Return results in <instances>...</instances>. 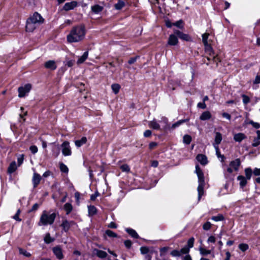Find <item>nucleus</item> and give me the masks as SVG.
I'll use <instances>...</instances> for the list:
<instances>
[{"label": "nucleus", "mask_w": 260, "mask_h": 260, "mask_svg": "<svg viewBox=\"0 0 260 260\" xmlns=\"http://www.w3.org/2000/svg\"><path fill=\"white\" fill-rule=\"evenodd\" d=\"M187 121H188L187 119L180 120L177 121L176 122L174 123V124H173L171 127L168 126V119L166 118L162 117L161 118V121H162L164 123L163 128L164 129L170 128V129H174L175 128L180 126L182 123H183Z\"/></svg>", "instance_id": "5"}, {"label": "nucleus", "mask_w": 260, "mask_h": 260, "mask_svg": "<svg viewBox=\"0 0 260 260\" xmlns=\"http://www.w3.org/2000/svg\"><path fill=\"white\" fill-rule=\"evenodd\" d=\"M44 241L46 243H50L53 242L54 239L51 237L49 234H47L44 238Z\"/></svg>", "instance_id": "41"}, {"label": "nucleus", "mask_w": 260, "mask_h": 260, "mask_svg": "<svg viewBox=\"0 0 260 260\" xmlns=\"http://www.w3.org/2000/svg\"><path fill=\"white\" fill-rule=\"evenodd\" d=\"M120 168L122 172H129L130 171V168L127 164L121 165Z\"/></svg>", "instance_id": "42"}, {"label": "nucleus", "mask_w": 260, "mask_h": 260, "mask_svg": "<svg viewBox=\"0 0 260 260\" xmlns=\"http://www.w3.org/2000/svg\"><path fill=\"white\" fill-rule=\"evenodd\" d=\"M198 107L199 108H201L204 109L206 108V105L205 103H199L197 105Z\"/></svg>", "instance_id": "62"}, {"label": "nucleus", "mask_w": 260, "mask_h": 260, "mask_svg": "<svg viewBox=\"0 0 260 260\" xmlns=\"http://www.w3.org/2000/svg\"><path fill=\"white\" fill-rule=\"evenodd\" d=\"M139 58H140L139 56H136L135 57L130 58V59L128 61V64H134L137 61V60L138 59H139Z\"/></svg>", "instance_id": "50"}, {"label": "nucleus", "mask_w": 260, "mask_h": 260, "mask_svg": "<svg viewBox=\"0 0 260 260\" xmlns=\"http://www.w3.org/2000/svg\"><path fill=\"white\" fill-rule=\"evenodd\" d=\"M259 145H260V140L256 138H254L253 140V142L252 144V147H257Z\"/></svg>", "instance_id": "55"}, {"label": "nucleus", "mask_w": 260, "mask_h": 260, "mask_svg": "<svg viewBox=\"0 0 260 260\" xmlns=\"http://www.w3.org/2000/svg\"><path fill=\"white\" fill-rule=\"evenodd\" d=\"M88 55V51L85 52L83 54L79 57L77 63V64H81L87 58Z\"/></svg>", "instance_id": "28"}, {"label": "nucleus", "mask_w": 260, "mask_h": 260, "mask_svg": "<svg viewBox=\"0 0 260 260\" xmlns=\"http://www.w3.org/2000/svg\"><path fill=\"white\" fill-rule=\"evenodd\" d=\"M196 173L198 176L199 185L198 187V200H200L204 195V188L205 185L204 173L199 165L196 166Z\"/></svg>", "instance_id": "3"}, {"label": "nucleus", "mask_w": 260, "mask_h": 260, "mask_svg": "<svg viewBox=\"0 0 260 260\" xmlns=\"http://www.w3.org/2000/svg\"><path fill=\"white\" fill-rule=\"evenodd\" d=\"M245 174V178L247 180H250L251 178L252 175V169L250 168H245L244 170Z\"/></svg>", "instance_id": "29"}, {"label": "nucleus", "mask_w": 260, "mask_h": 260, "mask_svg": "<svg viewBox=\"0 0 260 260\" xmlns=\"http://www.w3.org/2000/svg\"><path fill=\"white\" fill-rule=\"evenodd\" d=\"M242 97L243 99V102L245 105L247 104L248 103H249L250 99L248 96L245 94H243L242 95Z\"/></svg>", "instance_id": "52"}, {"label": "nucleus", "mask_w": 260, "mask_h": 260, "mask_svg": "<svg viewBox=\"0 0 260 260\" xmlns=\"http://www.w3.org/2000/svg\"><path fill=\"white\" fill-rule=\"evenodd\" d=\"M212 219L215 221H222L224 219V217L222 214H218L217 216H213Z\"/></svg>", "instance_id": "40"}, {"label": "nucleus", "mask_w": 260, "mask_h": 260, "mask_svg": "<svg viewBox=\"0 0 260 260\" xmlns=\"http://www.w3.org/2000/svg\"><path fill=\"white\" fill-rule=\"evenodd\" d=\"M237 180L239 181V185L243 188L246 186L247 183V179L243 176L239 175L237 177Z\"/></svg>", "instance_id": "20"}, {"label": "nucleus", "mask_w": 260, "mask_h": 260, "mask_svg": "<svg viewBox=\"0 0 260 260\" xmlns=\"http://www.w3.org/2000/svg\"><path fill=\"white\" fill-rule=\"evenodd\" d=\"M53 252L56 257L59 259H61L63 257L62 250L59 247L56 246L53 248Z\"/></svg>", "instance_id": "16"}, {"label": "nucleus", "mask_w": 260, "mask_h": 260, "mask_svg": "<svg viewBox=\"0 0 260 260\" xmlns=\"http://www.w3.org/2000/svg\"><path fill=\"white\" fill-rule=\"evenodd\" d=\"M126 232L133 238L138 239L139 235L134 230L132 229L127 228L125 230Z\"/></svg>", "instance_id": "24"}, {"label": "nucleus", "mask_w": 260, "mask_h": 260, "mask_svg": "<svg viewBox=\"0 0 260 260\" xmlns=\"http://www.w3.org/2000/svg\"><path fill=\"white\" fill-rule=\"evenodd\" d=\"M140 251L142 254H145L149 252V249L147 247H141L140 248Z\"/></svg>", "instance_id": "57"}, {"label": "nucleus", "mask_w": 260, "mask_h": 260, "mask_svg": "<svg viewBox=\"0 0 260 260\" xmlns=\"http://www.w3.org/2000/svg\"><path fill=\"white\" fill-rule=\"evenodd\" d=\"M254 84H259L260 83V75H257L255 77V80L253 81Z\"/></svg>", "instance_id": "64"}, {"label": "nucleus", "mask_w": 260, "mask_h": 260, "mask_svg": "<svg viewBox=\"0 0 260 260\" xmlns=\"http://www.w3.org/2000/svg\"><path fill=\"white\" fill-rule=\"evenodd\" d=\"M253 174L255 176H259L260 175V169L258 168H255L253 172Z\"/></svg>", "instance_id": "63"}, {"label": "nucleus", "mask_w": 260, "mask_h": 260, "mask_svg": "<svg viewBox=\"0 0 260 260\" xmlns=\"http://www.w3.org/2000/svg\"><path fill=\"white\" fill-rule=\"evenodd\" d=\"M61 148L64 156H70L72 154L71 148L68 141L63 142L61 145Z\"/></svg>", "instance_id": "6"}, {"label": "nucleus", "mask_w": 260, "mask_h": 260, "mask_svg": "<svg viewBox=\"0 0 260 260\" xmlns=\"http://www.w3.org/2000/svg\"><path fill=\"white\" fill-rule=\"evenodd\" d=\"M211 116L209 111H205L201 115L200 118L202 120H206L210 119Z\"/></svg>", "instance_id": "23"}, {"label": "nucleus", "mask_w": 260, "mask_h": 260, "mask_svg": "<svg viewBox=\"0 0 260 260\" xmlns=\"http://www.w3.org/2000/svg\"><path fill=\"white\" fill-rule=\"evenodd\" d=\"M31 86L30 84H27L24 86L20 87L18 88V96L19 98L24 97L26 93H28L31 89Z\"/></svg>", "instance_id": "8"}, {"label": "nucleus", "mask_w": 260, "mask_h": 260, "mask_svg": "<svg viewBox=\"0 0 260 260\" xmlns=\"http://www.w3.org/2000/svg\"><path fill=\"white\" fill-rule=\"evenodd\" d=\"M100 193L98 191H96L94 194L91 195L90 200L92 201H94L97 197H98Z\"/></svg>", "instance_id": "60"}, {"label": "nucleus", "mask_w": 260, "mask_h": 260, "mask_svg": "<svg viewBox=\"0 0 260 260\" xmlns=\"http://www.w3.org/2000/svg\"><path fill=\"white\" fill-rule=\"evenodd\" d=\"M87 142V139L85 137H83L81 138V140H76L75 142V145L77 147H80L82 146L83 144H85Z\"/></svg>", "instance_id": "27"}, {"label": "nucleus", "mask_w": 260, "mask_h": 260, "mask_svg": "<svg viewBox=\"0 0 260 260\" xmlns=\"http://www.w3.org/2000/svg\"><path fill=\"white\" fill-rule=\"evenodd\" d=\"M248 123L252 125L253 127H254L256 129H258L260 127L259 123L256 122H254L252 120H250Z\"/></svg>", "instance_id": "49"}, {"label": "nucleus", "mask_w": 260, "mask_h": 260, "mask_svg": "<svg viewBox=\"0 0 260 260\" xmlns=\"http://www.w3.org/2000/svg\"><path fill=\"white\" fill-rule=\"evenodd\" d=\"M178 43V40L177 38V36L176 35L172 34L170 35L168 41V44L171 46H175Z\"/></svg>", "instance_id": "13"}, {"label": "nucleus", "mask_w": 260, "mask_h": 260, "mask_svg": "<svg viewBox=\"0 0 260 260\" xmlns=\"http://www.w3.org/2000/svg\"><path fill=\"white\" fill-rule=\"evenodd\" d=\"M77 6V3L76 1H72L69 3H67L63 6V10L65 11H69L73 10Z\"/></svg>", "instance_id": "15"}, {"label": "nucleus", "mask_w": 260, "mask_h": 260, "mask_svg": "<svg viewBox=\"0 0 260 260\" xmlns=\"http://www.w3.org/2000/svg\"><path fill=\"white\" fill-rule=\"evenodd\" d=\"M17 169V166L15 161L12 162L8 169V172L9 174H12Z\"/></svg>", "instance_id": "25"}, {"label": "nucleus", "mask_w": 260, "mask_h": 260, "mask_svg": "<svg viewBox=\"0 0 260 260\" xmlns=\"http://www.w3.org/2000/svg\"><path fill=\"white\" fill-rule=\"evenodd\" d=\"M183 21L182 20H179L173 23V25L176 26L180 28H182L183 27L182 25Z\"/></svg>", "instance_id": "53"}, {"label": "nucleus", "mask_w": 260, "mask_h": 260, "mask_svg": "<svg viewBox=\"0 0 260 260\" xmlns=\"http://www.w3.org/2000/svg\"><path fill=\"white\" fill-rule=\"evenodd\" d=\"M180 251L181 252V254L182 253L187 254L189 251V248H188L187 246H185L184 247H183L182 248H181V250H180Z\"/></svg>", "instance_id": "54"}, {"label": "nucleus", "mask_w": 260, "mask_h": 260, "mask_svg": "<svg viewBox=\"0 0 260 260\" xmlns=\"http://www.w3.org/2000/svg\"><path fill=\"white\" fill-rule=\"evenodd\" d=\"M240 165L241 161L240 159L237 158L235 160L231 161L230 166L232 167L234 170L238 171Z\"/></svg>", "instance_id": "18"}, {"label": "nucleus", "mask_w": 260, "mask_h": 260, "mask_svg": "<svg viewBox=\"0 0 260 260\" xmlns=\"http://www.w3.org/2000/svg\"><path fill=\"white\" fill-rule=\"evenodd\" d=\"M222 139V135L219 132L215 133V140L214 143H213V146L215 150H216L217 152H218L219 151V145L220 144Z\"/></svg>", "instance_id": "9"}, {"label": "nucleus", "mask_w": 260, "mask_h": 260, "mask_svg": "<svg viewBox=\"0 0 260 260\" xmlns=\"http://www.w3.org/2000/svg\"><path fill=\"white\" fill-rule=\"evenodd\" d=\"M196 159L202 165H206L208 163L207 157L204 154H198L196 157Z\"/></svg>", "instance_id": "17"}, {"label": "nucleus", "mask_w": 260, "mask_h": 260, "mask_svg": "<svg viewBox=\"0 0 260 260\" xmlns=\"http://www.w3.org/2000/svg\"><path fill=\"white\" fill-rule=\"evenodd\" d=\"M204 46L205 52L209 54V56L214 53L210 45L206 44V45H204Z\"/></svg>", "instance_id": "30"}, {"label": "nucleus", "mask_w": 260, "mask_h": 260, "mask_svg": "<svg viewBox=\"0 0 260 260\" xmlns=\"http://www.w3.org/2000/svg\"><path fill=\"white\" fill-rule=\"evenodd\" d=\"M239 248L242 251H245L249 248V246L247 244L241 243L239 245Z\"/></svg>", "instance_id": "38"}, {"label": "nucleus", "mask_w": 260, "mask_h": 260, "mask_svg": "<svg viewBox=\"0 0 260 260\" xmlns=\"http://www.w3.org/2000/svg\"><path fill=\"white\" fill-rule=\"evenodd\" d=\"M19 251L20 254H23V255L26 257H29L31 255L29 252H27V251L22 248H19Z\"/></svg>", "instance_id": "45"}, {"label": "nucleus", "mask_w": 260, "mask_h": 260, "mask_svg": "<svg viewBox=\"0 0 260 260\" xmlns=\"http://www.w3.org/2000/svg\"><path fill=\"white\" fill-rule=\"evenodd\" d=\"M183 143L186 144H189L191 141V137L188 135H185L183 137Z\"/></svg>", "instance_id": "37"}, {"label": "nucleus", "mask_w": 260, "mask_h": 260, "mask_svg": "<svg viewBox=\"0 0 260 260\" xmlns=\"http://www.w3.org/2000/svg\"><path fill=\"white\" fill-rule=\"evenodd\" d=\"M233 138L236 142H241L242 140L246 138V136L244 134L239 133L235 134Z\"/></svg>", "instance_id": "19"}, {"label": "nucleus", "mask_w": 260, "mask_h": 260, "mask_svg": "<svg viewBox=\"0 0 260 260\" xmlns=\"http://www.w3.org/2000/svg\"><path fill=\"white\" fill-rule=\"evenodd\" d=\"M59 168H60V171L62 172H63L65 173H68L69 172L68 168L67 167V166L66 165H64L62 162L59 163Z\"/></svg>", "instance_id": "35"}, {"label": "nucleus", "mask_w": 260, "mask_h": 260, "mask_svg": "<svg viewBox=\"0 0 260 260\" xmlns=\"http://www.w3.org/2000/svg\"><path fill=\"white\" fill-rule=\"evenodd\" d=\"M24 160V155L21 154L17 158L18 166H20L23 163Z\"/></svg>", "instance_id": "51"}, {"label": "nucleus", "mask_w": 260, "mask_h": 260, "mask_svg": "<svg viewBox=\"0 0 260 260\" xmlns=\"http://www.w3.org/2000/svg\"><path fill=\"white\" fill-rule=\"evenodd\" d=\"M106 234L109 237H117V235L115 233H114L113 231L109 230L106 231Z\"/></svg>", "instance_id": "44"}, {"label": "nucleus", "mask_w": 260, "mask_h": 260, "mask_svg": "<svg viewBox=\"0 0 260 260\" xmlns=\"http://www.w3.org/2000/svg\"><path fill=\"white\" fill-rule=\"evenodd\" d=\"M194 241V238H190L187 241V246L188 248H190L193 246V243Z\"/></svg>", "instance_id": "48"}, {"label": "nucleus", "mask_w": 260, "mask_h": 260, "mask_svg": "<svg viewBox=\"0 0 260 260\" xmlns=\"http://www.w3.org/2000/svg\"><path fill=\"white\" fill-rule=\"evenodd\" d=\"M207 59L208 60H212L214 62L216 63V65H217L218 62L220 61L219 58L217 57V56H215L214 53L213 54H212V56H210V57H208Z\"/></svg>", "instance_id": "36"}, {"label": "nucleus", "mask_w": 260, "mask_h": 260, "mask_svg": "<svg viewBox=\"0 0 260 260\" xmlns=\"http://www.w3.org/2000/svg\"><path fill=\"white\" fill-rule=\"evenodd\" d=\"M124 6L125 3L121 0H119L117 3L115 4L114 8L115 9L119 10H121Z\"/></svg>", "instance_id": "32"}, {"label": "nucleus", "mask_w": 260, "mask_h": 260, "mask_svg": "<svg viewBox=\"0 0 260 260\" xmlns=\"http://www.w3.org/2000/svg\"><path fill=\"white\" fill-rule=\"evenodd\" d=\"M94 253L100 258H105L107 254L105 251L99 249H94Z\"/></svg>", "instance_id": "26"}, {"label": "nucleus", "mask_w": 260, "mask_h": 260, "mask_svg": "<svg viewBox=\"0 0 260 260\" xmlns=\"http://www.w3.org/2000/svg\"><path fill=\"white\" fill-rule=\"evenodd\" d=\"M44 67L45 68L52 71L55 70L57 68L55 61L52 60L45 62L44 63Z\"/></svg>", "instance_id": "14"}, {"label": "nucleus", "mask_w": 260, "mask_h": 260, "mask_svg": "<svg viewBox=\"0 0 260 260\" xmlns=\"http://www.w3.org/2000/svg\"><path fill=\"white\" fill-rule=\"evenodd\" d=\"M104 9L103 7L100 6L99 5H95L94 6H91V10L93 13L94 14H99Z\"/></svg>", "instance_id": "21"}, {"label": "nucleus", "mask_w": 260, "mask_h": 260, "mask_svg": "<svg viewBox=\"0 0 260 260\" xmlns=\"http://www.w3.org/2000/svg\"><path fill=\"white\" fill-rule=\"evenodd\" d=\"M209 34L208 33H205L202 35V41L204 45H206L208 43V38Z\"/></svg>", "instance_id": "43"}, {"label": "nucleus", "mask_w": 260, "mask_h": 260, "mask_svg": "<svg viewBox=\"0 0 260 260\" xmlns=\"http://www.w3.org/2000/svg\"><path fill=\"white\" fill-rule=\"evenodd\" d=\"M30 150L31 151V153L33 154H35L38 151V148L35 145L31 146L29 148Z\"/></svg>", "instance_id": "58"}, {"label": "nucleus", "mask_w": 260, "mask_h": 260, "mask_svg": "<svg viewBox=\"0 0 260 260\" xmlns=\"http://www.w3.org/2000/svg\"><path fill=\"white\" fill-rule=\"evenodd\" d=\"M88 214L90 216H93L96 213V208L92 205L88 207Z\"/></svg>", "instance_id": "33"}, {"label": "nucleus", "mask_w": 260, "mask_h": 260, "mask_svg": "<svg viewBox=\"0 0 260 260\" xmlns=\"http://www.w3.org/2000/svg\"><path fill=\"white\" fill-rule=\"evenodd\" d=\"M75 224V222L73 221H69L67 219H64L62 221L61 226L62 227L63 230L67 232L70 230L71 226L74 225Z\"/></svg>", "instance_id": "10"}, {"label": "nucleus", "mask_w": 260, "mask_h": 260, "mask_svg": "<svg viewBox=\"0 0 260 260\" xmlns=\"http://www.w3.org/2000/svg\"><path fill=\"white\" fill-rule=\"evenodd\" d=\"M125 247L127 248H129L132 246V242L129 240H125L124 242Z\"/></svg>", "instance_id": "59"}, {"label": "nucleus", "mask_w": 260, "mask_h": 260, "mask_svg": "<svg viewBox=\"0 0 260 260\" xmlns=\"http://www.w3.org/2000/svg\"><path fill=\"white\" fill-rule=\"evenodd\" d=\"M40 205H41V204H39L38 203L35 204L32 206L31 209L29 210V212H35V211H36V210H38V209L39 208V207L40 206Z\"/></svg>", "instance_id": "56"}, {"label": "nucleus", "mask_w": 260, "mask_h": 260, "mask_svg": "<svg viewBox=\"0 0 260 260\" xmlns=\"http://www.w3.org/2000/svg\"><path fill=\"white\" fill-rule=\"evenodd\" d=\"M63 208H64V210L66 211V214L67 215L69 214L72 212V211L73 210L72 205L70 203H67L64 204Z\"/></svg>", "instance_id": "31"}, {"label": "nucleus", "mask_w": 260, "mask_h": 260, "mask_svg": "<svg viewBox=\"0 0 260 260\" xmlns=\"http://www.w3.org/2000/svg\"><path fill=\"white\" fill-rule=\"evenodd\" d=\"M42 177L40 174L35 172L32 178V182L34 188H36L40 183Z\"/></svg>", "instance_id": "12"}, {"label": "nucleus", "mask_w": 260, "mask_h": 260, "mask_svg": "<svg viewBox=\"0 0 260 260\" xmlns=\"http://www.w3.org/2000/svg\"><path fill=\"white\" fill-rule=\"evenodd\" d=\"M174 32L181 40L186 41H189L191 40V38L188 35L184 34L180 30L175 29L174 30Z\"/></svg>", "instance_id": "11"}, {"label": "nucleus", "mask_w": 260, "mask_h": 260, "mask_svg": "<svg viewBox=\"0 0 260 260\" xmlns=\"http://www.w3.org/2000/svg\"><path fill=\"white\" fill-rule=\"evenodd\" d=\"M85 34L84 26H77L72 28L70 34L67 36V40L69 42H77L84 39Z\"/></svg>", "instance_id": "1"}, {"label": "nucleus", "mask_w": 260, "mask_h": 260, "mask_svg": "<svg viewBox=\"0 0 260 260\" xmlns=\"http://www.w3.org/2000/svg\"><path fill=\"white\" fill-rule=\"evenodd\" d=\"M148 125L150 127L154 129H160V125L155 120H153L152 121H149L148 123Z\"/></svg>", "instance_id": "22"}, {"label": "nucleus", "mask_w": 260, "mask_h": 260, "mask_svg": "<svg viewBox=\"0 0 260 260\" xmlns=\"http://www.w3.org/2000/svg\"><path fill=\"white\" fill-rule=\"evenodd\" d=\"M170 254L173 257H179L181 256V252L178 250L175 249L171 251Z\"/></svg>", "instance_id": "39"}, {"label": "nucleus", "mask_w": 260, "mask_h": 260, "mask_svg": "<svg viewBox=\"0 0 260 260\" xmlns=\"http://www.w3.org/2000/svg\"><path fill=\"white\" fill-rule=\"evenodd\" d=\"M170 249V247L165 246L159 248V255L161 259L159 260H171L168 256V251Z\"/></svg>", "instance_id": "7"}, {"label": "nucleus", "mask_w": 260, "mask_h": 260, "mask_svg": "<svg viewBox=\"0 0 260 260\" xmlns=\"http://www.w3.org/2000/svg\"><path fill=\"white\" fill-rule=\"evenodd\" d=\"M200 253L202 255H207L211 253L210 250H207L204 248L200 247L199 249Z\"/></svg>", "instance_id": "46"}, {"label": "nucleus", "mask_w": 260, "mask_h": 260, "mask_svg": "<svg viewBox=\"0 0 260 260\" xmlns=\"http://www.w3.org/2000/svg\"><path fill=\"white\" fill-rule=\"evenodd\" d=\"M56 215L55 213H53L50 215L47 214L46 211H44L42 214L40 221L39 222V225H46L48 224H52L53 223Z\"/></svg>", "instance_id": "4"}, {"label": "nucleus", "mask_w": 260, "mask_h": 260, "mask_svg": "<svg viewBox=\"0 0 260 260\" xmlns=\"http://www.w3.org/2000/svg\"><path fill=\"white\" fill-rule=\"evenodd\" d=\"M111 88L115 94H117L119 91L120 86L117 83L113 84L111 85Z\"/></svg>", "instance_id": "34"}, {"label": "nucleus", "mask_w": 260, "mask_h": 260, "mask_svg": "<svg viewBox=\"0 0 260 260\" xmlns=\"http://www.w3.org/2000/svg\"><path fill=\"white\" fill-rule=\"evenodd\" d=\"M74 64V61L73 60H67L66 63V65L68 67H72Z\"/></svg>", "instance_id": "61"}, {"label": "nucleus", "mask_w": 260, "mask_h": 260, "mask_svg": "<svg viewBox=\"0 0 260 260\" xmlns=\"http://www.w3.org/2000/svg\"><path fill=\"white\" fill-rule=\"evenodd\" d=\"M43 22L44 19L41 15L38 13L35 12L27 20L26 30L28 32H32Z\"/></svg>", "instance_id": "2"}, {"label": "nucleus", "mask_w": 260, "mask_h": 260, "mask_svg": "<svg viewBox=\"0 0 260 260\" xmlns=\"http://www.w3.org/2000/svg\"><path fill=\"white\" fill-rule=\"evenodd\" d=\"M212 224L211 222L207 221L204 223L203 225V228L204 230L208 231L211 228Z\"/></svg>", "instance_id": "47"}]
</instances>
